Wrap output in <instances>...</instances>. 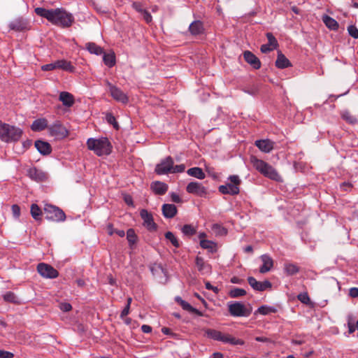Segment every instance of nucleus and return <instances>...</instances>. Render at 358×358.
<instances>
[{"label": "nucleus", "mask_w": 358, "mask_h": 358, "mask_svg": "<svg viewBox=\"0 0 358 358\" xmlns=\"http://www.w3.org/2000/svg\"><path fill=\"white\" fill-rule=\"evenodd\" d=\"M34 11L36 15L47 19L52 24L62 28L71 27L74 21L73 15L62 8L45 9L38 7Z\"/></svg>", "instance_id": "obj_1"}, {"label": "nucleus", "mask_w": 358, "mask_h": 358, "mask_svg": "<svg viewBox=\"0 0 358 358\" xmlns=\"http://www.w3.org/2000/svg\"><path fill=\"white\" fill-rule=\"evenodd\" d=\"M87 148L98 156L108 155L112 152V145L106 137L99 138H90L87 141Z\"/></svg>", "instance_id": "obj_2"}, {"label": "nucleus", "mask_w": 358, "mask_h": 358, "mask_svg": "<svg viewBox=\"0 0 358 358\" xmlns=\"http://www.w3.org/2000/svg\"><path fill=\"white\" fill-rule=\"evenodd\" d=\"M250 162L253 167L264 176L275 181L281 180V177L276 170L266 162L257 158L255 156H251Z\"/></svg>", "instance_id": "obj_3"}, {"label": "nucleus", "mask_w": 358, "mask_h": 358, "mask_svg": "<svg viewBox=\"0 0 358 358\" xmlns=\"http://www.w3.org/2000/svg\"><path fill=\"white\" fill-rule=\"evenodd\" d=\"M22 135V130L6 123L0 124V139L5 143L18 141Z\"/></svg>", "instance_id": "obj_4"}, {"label": "nucleus", "mask_w": 358, "mask_h": 358, "mask_svg": "<svg viewBox=\"0 0 358 358\" xmlns=\"http://www.w3.org/2000/svg\"><path fill=\"white\" fill-rule=\"evenodd\" d=\"M205 335L214 341H220L224 343H229L233 345H243L245 342L242 339L236 338L229 334H224L221 331L213 329H206L204 330Z\"/></svg>", "instance_id": "obj_5"}, {"label": "nucleus", "mask_w": 358, "mask_h": 358, "mask_svg": "<svg viewBox=\"0 0 358 358\" xmlns=\"http://www.w3.org/2000/svg\"><path fill=\"white\" fill-rule=\"evenodd\" d=\"M229 182L219 186L218 190L222 194L237 195L240 192L241 180L238 176L232 175L228 178Z\"/></svg>", "instance_id": "obj_6"}, {"label": "nucleus", "mask_w": 358, "mask_h": 358, "mask_svg": "<svg viewBox=\"0 0 358 358\" xmlns=\"http://www.w3.org/2000/svg\"><path fill=\"white\" fill-rule=\"evenodd\" d=\"M228 311L233 317H248L252 313V307L250 305L247 307L240 301L229 302Z\"/></svg>", "instance_id": "obj_7"}, {"label": "nucleus", "mask_w": 358, "mask_h": 358, "mask_svg": "<svg viewBox=\"0 0 358 358\" xmlns=\"http://www.w3.org/2000/svg\"><path fill=\"white\" fill-rule=\"evenodd\" d=\"M45 218L53 222H63L66 220L64 212L57 206L46 204L44 207Z\"/></svg>", "instance_id": "obj_8"}, {"label": "nucleus", "mask_w": 358, "mask_h": 358, "mask_svg": "<svg viewBox=\"0 0 358 358\" xmlns=\"http://www.w3.org/2000/svg\"><path fill=\"white\" fill-rule=\"evenodd\" d=\"M48 131L50 135L57 139H63L69 135L68 130L61 122L58 120L48 127Z\"/></svg>", "instance_id": "obj_9"}, {"label": "nucleus", "mask_w": 358, "mask_h": 358, "mask_svg": "<svg viewBox=\"0 0 358 358\" xmlns=\"http://www.w3.org/2000/svg\"><path fill=\"white\" fill-rule=\"evenodd\" d=\"M106 84L108 87V90L111 96L115 101L122 103H127L129 101L127 95L124 93L120 88L113 85L108 80L106 81Z\"/></svg>", "instance_id": "obj_10"}, {"label": "nucleus", "mask_w": 358, "mask_h": 358, "mask_svg": "<svg viewBox=\"0 0 358 358\" xmlns=\"http://www.w3.org/2000/svg\"><path fill=\"white\" fill-rule=\"evenodd\" d=\"M174 162L171 156L163 159L156 165L155 171L158 175H165L171 173Z\"/></svg>", "instance_id": "obj_11"}, {"label": "nucleus", "mask_w": 358, "mask_h": 358, "mask_svg": "<svg viewBox=\"0 0 358 358\" xmlns=\"http://www.w3.org/2000/svg\"><path fill=\"white\" fill-rule=\"evenodd\" d=\"M37 271L43 278L54 279L58 277L59 272L51 265L40 263L37 266Z\"/></svg>", "instance_id": "obj_12"}, {"label": "nucleus", "mask_w": 358, "mask_h": 358, "mask_svg": "<svg viewBox=\"0 0 358 358\" xmlns=\"http://www.w3.org/2000/svg\"><path fill=\"white\" fill-rule=\"evenodd\" d=\"M8 27L15 31H24L30 29V22L27 19L19 17L11 21Z\"/></svg>", "instance_id": "obj_13"}, {"label": "nucleus", "mask_w": 358, "mask_h": 358, "mask_svg": "<svg viewBox=\"0 0 358 358\" xmlns=\"http://www.w3.org/2000/svg\"><path fill=\"white\" fill-rule=\"evenodd\" d=\"M186 191L198 196H205L207 194L206 188L199 182H190L186 187Z\"/></svg>", "instance_id": "obj_14"}, {"label": "nucleus", "mask_w": 358, "mask_h": 358, "mask_svg": "<svg viewBox=\"0 0 358 358\" xmlns=\"http://www.w3.org/2000/svg\"><path fill=\"white\" fill-rule=\"evenodd\" d=\"M140 215L143 220V226L149 231H155L157 228V224L155 223L152 215L145 209H142L140 212Z\"/></svg>", "instance_id": "obj_15"}, {"label": "nucleus", "mask_w": 358, "mask_h": 358, "mask_svg": "<svg viewBox=\"0 0 358 358\" xmlns=\"http://www.w3.org/2000/svg\"><path fill=\"white\" fill-rule=\"evenodd\" d=\"M266 36L268 39V43L263 44L261 46L260 50L262 53H268L278 47V41L272 33L268 32Z\"/></svg>", "instance_id": "obj_16"}, {"label": "nucleus", "mask_w": 358, "mask_h": 358, "mask_svg": "<svg viewBox=\"0 0 358 358\" xmlns=\"http://www.w3.org/2000/svg\"><path fill=\"white\" fill-rule=\"evenodd\" d=\"M248 282L252 288L256 291L262 292L272 287V284L270 281H257L254 277L252 276L248 278Z\"/></svg>", "instance_id": "obj_17"}, {"label": "nucleus", "mask_w": 358, "mask_h": 358, "mask_svg": "<svg viewBox=\"0 0 358 358\" xmlns=\"http://www.w3.org/2000/svg\"><path fill=\"white\" fill-rule=\"evenodd\" d=\"M28 176L31 180L38 182L46 181L48 178L47 173L36 167L29 169Z\"/></svg>", "instance_id": "obj_18"}, {"label": "nucleus", "mask_w": 358, "mask_h": 358, "mask_svg": "<svg viewBox=\"0 0 358 358\" xmlns=\"http://www.w3.org/2000/svg\"><path fill=\"white\" fill-rule=\"evenodd\" d=\"M243 58L245 61L249 64L254 69L257 70L261 68V62L252 52L245 50L243 52Z\"/></svg>", "instance_id": "obj_19"}, {"label": "nucleus", "mask_w": 358, "mask_h": 358, "mask_svg": "<svg viewBox=\"0 0 358 358\" xmlns=\"http://www.w3.org/2000/svg\"><path fill=\"white\" fill-rule=\"evenodd\" d=\"M195 264L198 271L202 274H209L211 273V266L205 262L203 257L197 256L195 259Z\"/></svg>", "instance_id": "obj_20"}, {"label": "nucleus", "mask_w": 358, "mask_h": 358, "mask_svg": "<svg viewBox=\"0 0 358 358\" xmlns=\"http://www.w3.org/2000/svg\"><path fill=\"white\" fill-rule=\"evenodd\" d=\"M260 259L262 262V265L259 268V272L261 273H266L270 271L273 266V259L266 254L262 255Z\"/></svg>", "instance_id": "obj_21"}, {"label": "nucleus", "mask_w": 358, "mask_h": 358, "mask_svg": "<svg viewBox=\"0 0 358 358\" xmlns=\"http://www.w3.org/2000/svg\"><path fill=\"white\" fill-rule=\"evenodd\" d=\"M255 145L262 152H269L273 149L274 143L269 139L257 140Z\"/></svg>", "instance_id": "obj_22"}, {"label": "nucleus", "mask_w": 358, "mask_h": 358, "mask_svg": "<svg viewBox=\"0 0 358 358\" xmlns=\"http://www.w3.org/2000/svg\"><path fill=\"white\" fill-rule=\"evenodd\" d=\"M35 147L37 150L43 155H48L52 152L50 144L46 141L37 140L35 141Z\"/></svg>", "instance_id": "obj_23"}, {"label": "nucleus", "mask_w": 358, "mask_h": 358, "mask_svg": "<svg viewBox=\"0 0 358 358\" xmlns=\"http://www.w3.org/2000/svg\"><path fill=\"white\" fill-rule=\"evenodd\" d=\"M162 214L166 218H173L178 213L176 206L174 204L165 203L162 207Z\"/></svg>", "instance_id": "obj_24"}, {"label": "nucleus", "mask_w": 358, "mask_h": 358, "mask_svg": "<svg viewBox=\"0 0 358 358\" xmlns=\"http://www.w3.org/2000/svg\"><path fill=\"white\" fill-rule=\"evenodd\" d=\"M275 66L278 69H283L292 66L289 60L280 51L278 52Z\"/></svg>", "instance_id": "obj_25"}, {"label": "nucleus", "mask_w": 358, "mask_h": 358, "mask_svg": "<svg viewBox=\"0 0 358 358\" xmlns=\"http://www.w3.org/2000/svg\"><path fill=\"white\" fill-rule=\"evenodd\" d=\"M152 190L158 195H164L168 190V185L160 181H155L151 184Z\"/></svg>", "instance_id": "obj_26"}, {"label": "nucleus", "mask_w": 358, "mask_h": 358, "mask_svg": "<svg viewBox=\"0 0 358 358\" xmlns=\"http://www.w3.org/2000/svg\"><path fill=\"white\" fill-rule=\"evenodd\" d=\"M48 120L45 118H38L32 122L31 129L34 131H41L45 128L48 129Z\"/></svg>", "instance_id": "obj_27"}, {"label": "nucleus", "mask_w": 358, "mask_h": 358, "mask_svg": "<svg viewBox=\"0 0 358 358\" xmlns=\"http://www.w3.org/2000/svg\"><path fill=\"white\" fill-rule=\"evenodd\" d=\"M204 28L202 22L196 20L189 26V31L194 36L199 35L203 32Z\"/></svg>", "instance_id": "obj_28"}, {"label": "nucleus", "mask_w": 358, "mask_h": 358, "mask_svg": "<svg viewBox=\"0 0 358 358\" xmlns=\"http://www.w3.org/2000/svg\"><path fill=\"white\" fill-rule=\"evenodd\" d=\"M59 101H61L64 106L66 107H71L74 103L73 96L67 92H62L59 96Z\"/></svg>", "instance_id": "obj_29"}, {"label": "nucleus", "mask_w": 358, "mask_h": 358, "mask_svg": "<svg viewBox=\"0 0 358 358\" xmlns=\"http://www.w3.org/2000/svg\"><path fill=\"white\" fill-rule=\"evenodd\" d=\"M56 68L60 69L66 71L73 72L75 69L71 63L65 59L55 61Z\"/></svg>", "instance_id": "obj_30"}, {"label": "nucleus", "mask_w": 358, "mask_h": 358, "mask_svg": "<svg viewBox=\"0 0 358 358\" xmlns=\"http://www.w3.org/2000/svg\"><path fill=\"white\" fill-rule=\"evenodd\" d=\"M85 48L91 53L96 55H101L103 53V49L93 42H88L85 44Z\"/></svg>", "instance_id": "obj_31"}, {"label": "nucleus", "mask_w": 358, "mask_h": 358, "mask_svg": "<svg viewBox=\"0 0 358 358\" xmlns=\"http://www.w3.org/2000/svg\"><path fill=\"white\" fill-rule=\"evenodd\" d=\"M322 21L324 24L331 30L335 31L338 29L339 25L337 21L327 15H324L322 16Z\"/></svg>", "instance_id": "obj_32"}, {"label": "nucleus", "mask_w": 358, "mask_h": 358, "mask_svg": "<svg viewBox=\"0 0 358 358\" xmlns=\"http://www.w3.org/2000/svg\"><path fill=\"white\" fill-rule=\"evenodd\" d=\"M187 173L192 177L196 178L199 180H203L206 178V174L199 167L190 168L187 171Z\"/></svg>", "instance_id": "obj_33"}, {"label": "nucleus", "mask_w": 358, "mask_h": 358, "mask_svg": "<svg viewBox=\"0 0 358 358\" xmlns=\"http://www.w3.org/2000/svg\"><path fill=\"white\" fill-rule=\"evenodd\" d=\"M278 311L277 308L274 306H262L258 308V309L255 311V314H261L262 315H266L270 313H275Z\"/></svg>", "instance_id": "obj_34"}, {"label": "nucleus", "mask_w": 358, "mask_h": 358, "mask_svg": "<svg viewBox=\"0 0 358 358\" xmlns=\"http://www.w3.org/2000/svg\"><path fill=\"white\" fill-rule=\"evenodd\" d=\"M127 239L129 243V248H134V245L136 243L138 237L135 233L134 229H129L127 231Z\"/></svg>", "instance_id": "obj_35"}, {"label": "nucleus", "mask_w": 358, "mask_h": 358, "mask_svg": "<svg viewBox=\"0 0 358 358\" xmlns=\"http://www.w3.org/2000/svg\"><path fill=\"white\" fill-rule=\"evenodd\" d=\"M299 271V268L294 264L286 263L284 265V272L287 275H293Z\"/></svg>", "instance_id": "obj_36"}, {"label": "nucleus", "mask_w": 358, "mask_h": 358, "mask_svg": "<svg viewBox=\"0 0 358 358\" xmlns=\"http://www.w3.org/2000/svg\"><path fill=\"white\" fill-rule=\"evenodd\" d=\"M211 229L215 236H223L227 234V229L220 224H213Z\"/></svg>", "instance_id": "obj_37"}, {"label": "nucleus", "mask_w": 358, "mask_h": 358, "mask_svg": "<svg viewBox=\"0 0 358 358\" xmlns=\"http://www.w3.org/2000/svg\"><path fill=\"white\" fill-rule=\"evenodd\" d=\"M103 60L108 67H113L115 64V56L114 53H105L103 52Z\"/></svg>", "instance_id": "obj_38"}, {"label": "nucleus", "mask_w": 358, "mask_h": 358, "mask_svg": "<svg viewBox=\"0 0 358 358\" xmlns=\"http://www.w3.org/2000/svg\"><path fill=\"white\" fill-rule=\"evenodd\" d=\"M200 246L203 249L208 250L210 252H213L215 251L217 244L212 241L201 240Z\"/></svg>", "instance_id": "obj_39"}, {"label": "nucleus", "mask_w": 358, "mask_h": 358, "mask_svg": "<svg viewBox=\"0 0 358 358\" xmlns=\"http://www.w3.org/2000/svg\"><path fill=\"white\" fill-rule=\"evenodd\" d=\"M164 236L166 239L169 241L176 248H180V243L178 238L171 231H167L165 233Z\"/></svg>", "instance_id": "obj_40"}, {"label": "nucleus", "mask_w": 358, "mask_h": 358, "mask_svg": "<svg viewBox=\"0 0 358 358\" xmlns=\"http://www.w3.org/2000/svg\"><path fill=\"white\" fill-rule=\"evenodd\" d=\"M31 215L34 220H41V215H42V211L37 204H36V203L31 204Z\"/></svg>", "instance_id": "obj_41"}, {"label": "nucleus", "mask_w": 358, "mask_h": 358, "mask_svg": "<svg viewBox=\"0 0 358 358\" xmlns=\"http://www.w3.org/2000/svg\"><path fill=\"white\" fill-rule=\"evenodd\" d=\"M246 294V291L242 288L234 287L230 290L229 295L231 298H238Z\"/></svg>", "instance_id": "obj_42"}, {"label": "nucleus", "mask_w": 358, "mask_h": 358, "mask_svg": "<svg viewBox=\"0 0 358 358\" xmlns=\"http://www.w3.org/2000/svg\"><path fill=\"white\" fill-rule=\"evenodd\" d=\"M5 301L16 303L18 302L17 297L13 292H7L3 295Z\"/></svg>", "instance_id": "obj_43"}, {"label": "nucleus", "mask_w": 358, "mask_h": 358, "mask_svg": "<svg viewBox=\"0 0 358 358\" xmlns=\"http://www.w3.org/2000/svg\"><path fill=\"white\" fill-rule=\"evenodd\" d=\"M181 231L184 235L188 236H192L196 232L195 228L191 224H185L182 227Z\"/></svg>", "instance_id": "obj_44"}, {"label": "nucleus", "mask_w": 358, "mask_h": 358, "mask_svg": "<svg viewBox=\"0 0 358 358\" xmlns=\"http://www.w3.org/2000/svg\"><path fill=\"white\" fill-rule=\"evenodd\" d=\"M342 118L346 122L354 124L357 122V119L355 116L352 115L350 113L348 110H344L341 113Z\"/></svg>", "instance_id": "obj_45"}, {"label": "nucleus", "mask_w": 358, "mask_h": 358, "mask_svg": "<svg viewBox=\"0 0 358 358\" xmlns=\"http://www.w3.org/2000/svg\"><path fill=\"white\" fill-rule=\"evenodd\" d=\"M106 120L108 124H112L115 129H118V123L112 113H107L106 115Z\"/></svg>", "instance_id": "obj_46"}, {"label": "nucleus", "mask_w": 358, "mask_h": 358, "mask_svg": "<svg viewBox=\"0 0 358 358\" xmlns=\"http://www.w3.org/2000/svg\"><path fill=\"white\" fill-rule=\"evenodd\" d=\"M297 299L302 303L306 305L310 303V299L307 292L300 293L297 296Z\"/></svg>", "instance_id": "obj_47"}, {"label": "nucleus", "mask_w": 358, "mask_h": 358, "mask_svg": "<svg viewBox=\"0 0 358 358\" xmlns=\"http://www.w3.org/2000/svg\"><path fill=\"white\" fill-rule=\"evenodd\" d=\"M349 34L354 38H358V29L355 26L350 25L348 27Z\"/></svg>", "instance_id": "obj_48"}, {"label": "nucleus", "mask_w": 358, "mask_h": 358, "mask_svg": "<svg viewBox=\"0 0 358 358\" xmlns=\"http://www.w3.org/2000/svg\"><path fill=\"white\" fill-rule=\"evenodd\" d=\"M150 268L154 275L159 271L164 273V268L160 264H154L153 266H151Z\"/></svg>", "instance_id": "obj_49"}, {"label": "nucleus", "mask_w": 358, "mask_h": 358, "mask_svg": "<svg viewBox=\"0 0 358 358\" xmlns=\"http://www.w3.org/2000/svg\"><path fill=\"white\" fill-rule=\"evenodd\" d=\"M185 169V166L184 164H179V165H173V169H172V171L171 173H182L184 172Z\"/></svg>", "instance_id": "obj_50"}, {"label": "nucleus", "mask_w": 358, "mask_h": 358, "mask_svg": "<svg viewBox=\"0 0 358 358\" xmlns=\"http://www.w3.org/2000/svg\"><path fill=\"white\" fill-rule=\"evenodd\" d=\"M183 310H187L189 313H192L193 308L188 302L181 300V303L180 304Z\"/></svg>", "instance_id": "obj_51"}, {"label": "nucleus", "mask_w": 358, "mask_h": 358, "mask_svg": "<svg viewBox=\"0 0 358 358\" xmlns=\"http://www.w3.org/2000/svg\"><path fill=\"white\" fill-rule=\"evenodd\" d=\"M13 215L15 218H18L20 215V208L18 205L14 204L12 206Z\"/></svg>", "instance_id": "obj_52"}, {"label": "nucleus", "mask_w": 358, "mask_h": 358, "mask_svg": "<svg viewBox=\"0 0 358 358\" xmlns=\"http://www.w3.org/2000/svg\"><path fill=\"white\" fill-rule=\"evenodd\" d=\"M41 69H42L43 71H52L54 69H56L57 68H56L55 62H53V63H50V64H48L43 65V66H42Z\"/></svg>", "instance_id": "obj_53"}, {"label": "nucleus", "mask_w": 358, "mask_h": 358, "mask_svg": "<svg viewBox=\"0 0 358 358\" xmlns=\"http://www.w3.org/2000/svg\"><path fill=\"white\" fill-rule=\"evenodd\" d=\"M13 353L8 351L0 350V358H13Z\"/></svg>", "instance_id": "obj_54"}, {"label": "nucleus", "mask_w": 358, "mask_h": 358, "mask_svg": "<svg viewBox=\"0 0 358 358\" xmlns=\"http://www.w3.org/2000/svg\"><path fill=\"white\" fill-rule=\"evenodd\" d=\"M170 196H171V201L174 203H182V199L180 197V196L178 194H177L175 192H171L170 194Z\"/></svg>", "instance_id": "obj_55"}, {"label": "nucleus", "mask_w": 358, "mask_h": 358, "mask_svg": "<svg viewBox=\"0 0 358 358\" xmlns=\"http://www.w3.org/2000/svg\"><path fill=\"white\" fill-rule=\"evenodd\" d=\"M59 307L60 309L64 312H68L72 308V306L69 303H62Z\"/></svg>", "instance_id": "obj_56"}, {"label": "nucleus", "mask_w": 358, "mask_h": 358, "mask_svg": "<svg viewBox=\"0 0 358 358\" xmlns=\"http://www.w3.org/2000/svg\"><path fill=\"white\" fill-rule=\"evenodd\" d=\"M142 13H143V19L145 20V21L147 23L150 22L152 21V15H150V13L145 10H143Z\"/></svg>", "instance_id": "obj_57"}, {"label": "nucleus", "mask_w": 358, "mask_h": 358, "mask_svg": "<svg viewBox=\"0 0 358 358\" xmlns=\"http://www.w3.org/2000/svg\"><path fill=\"white\" fill-rule=\"evenodd\" d=\"M205 286L207 289L213 290L216 294L219 292L220 289L217 287L212 285L210 282H206Z\"/></svg>", "instance_id": "obj_58"}, {"label": "nucleus", "mask_w": 358, "mask_h": 358, "mask_svg": "<svg viewBox=\"0 0 358 358\" xmlns=\"http://www.w3.org/2000/svg\"><path fill=\"white\" fill-rule=\"evenodd\" d=\"M349 295L352 298L358 297V288L352 287L349 290Z\"/></svg>", "instance_id": "obj_59"}, {"label": "nucleus", "mask_w": 358, "mask_h": 358, "mask_svg": "<svg viewBox=\"0 0 358 358\" xmlns=\"http://www.w3.org/2000/svg\"><path fill=\"white\" fill-rule=\"evenodd\" d=\"M129 310H130V307L129 306L126 305L125 307L124 308V309L121 312L120 317L124 318L125 316L129 315Z\"/></svg>", "instance_id": "obj_60"}, {"label": "nucleus", "mask_w": 358, "mask_h": 358, "mask_svg": "<svg viewBox=\"0 0 358 358\" xmlns=\"http://www.w3.org/2000/svg\"><path fill=\"white\" fill-rule=\"evenodd\" d=\"M141 330L143 333L148 334L152 331V327L147 324H143L141 326Z\"/></svg>", "instance_id": "obj_61"}, {"label": "nucleus", "mask_w": 358, "mask_h": 358, "mask_svg": "<svg viewBox=\"0 0 358 358\" xmlns=\"http://www.w3.org/2000/svg\"><path fill=\"white\" fill-rule=\"evenodd\" d=\"M231 282L234 284H242L243 282V280L239 278L238 277L234 276L231 278Z\"/></svg>", "instance_id": "obj_62"}, {"label": "nucleus", "mask_w": 358, "mask_h": 358, "mask_svg": "<svg viewBox=\"0 0 358 358\" xmlns=\"http://www.w3.org/2000/svg\"><path fill=\"white\" fill-rule=\"evenodd\" d=\"M125 203L129 206H134L132 197L129 195H126L124 198Z\"/></svg>", "instance_id": "obj_63"}, {"label": "nucleus", "mask_w": 358, "mask_h": 358, "mask_svg": "<svg viewBox=\"0 0 358 358\" xmlns=\"http://www.w3.org/2000/svg\"><path fill=\"white\" fill-rule=\"evenodd\" d=\"M255 341L258 342H270L271 340L266 337L263 336H257L255 337Z\"/></svg>", "instance_id": "obj_64"}]
</instances>
